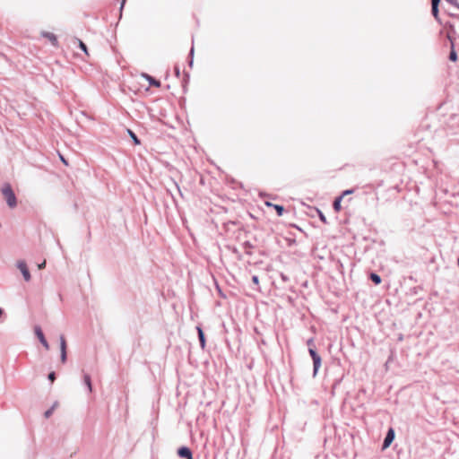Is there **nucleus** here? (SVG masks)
I'll return each instance as SVG.
<instances>
[{"instance_id":"obj_1","label":"nucleus","mask_w":459,"mask_h":459,"mask_svg":"<svg viewBox=\"0 0 459 459\" xmlns=\"http://www.w3.org/2000/svg\"><path fill=\"white\" fill-rule=\"evenodd\" d=\"M2 194L10 208L17 205V199L10 184L6 183L3 186Z\"/></svg>"},{"instance_id":"obj_2","label":"nucleus","mask_w":459,"mask_h":459,"mask_svg":"<svg viewBox=\"0 0 459 459\" xmlns=\"http://www.w3.org/2000/svg\"><path fill=\"white\" fill-rule=\"evenodd\" d=\"M308 352L313 360V377H316L321 367L322 359L321 356L316 351V349L313 347L308 348Z\"/></svg>"},{"instance_id":"obj_3","label":"nucleus","mask_w":459,"mask_h":459,"mask_svg":"<svg viewBox=\"0 0 459 459\" xmlns=\"http://www.w3.org/2000/svg\"><path fill=\"white\" fill-rule=\"evenodd\" d=\"M308 352L313 360V377H316L321 367L322 359L321 356L316 351V349L313 347L308 348Z\"/></svg>"},{"instance_id":"obj_4","label":"nucleus","mask_w":459,"mask_h":459,"mask_svg":"<svg viewBox=\"0 0 459 459\" xmlns=\"http://www.w3.org/2000/svg\"><path fill=\"white\" fill-rule=\"evenodd\" d=\"M394 437H395L394 430L393 428H390L387 430L386 435L384 438L383 445H382L383 449H385L390 446V445L393 443V441L394 439Z\"/></svg>"},{"instance_id":"obj_5","label":"nucleus","mask_w":459,"mask_h":459,"mask_svg":"<svg viewBox=\"0 0 459 459\" xmlns=\"http://www.w3.org/2000/svg\"><path fill=\"white\" fill-rule=\"evenodd\" d=\"M17 267L21 271L24 280L26 281H29L30 280L31 276H30V273L28 269L26 263L24 261H18Z\"/></svg>"},{"instance_id":"obj_6","label":"nucleus","mask_w":459,"mask_h":459,"mask_svg":"<svg viewBox=\"0 0 459 459\" xmlns=\"http://www.w3.org/2000/svg\"><path fill=\"white\" fill-rule=\"evenodd\" d=\"M60 359L62 363L67 360L66 341L64 335L60 336Z\"/></svg>"},{"instance_id":"obj_7","label":"nucleus","mask_w":459,"mask_h":459,"mask_svg":"<svg viewBox=\"0 0 459 459\" xmlns=\"http://www.w3.org/2000/svg\"><path fill=\"white\" fill-rule=\"evenodd\" d=\"M34 331H35V334L38 337V339L40 342V343L45 347L46 350H48L49 349V344H48L47 339L45 338V335H44L40 326L36 325L35 328H34Z\"/></svg>"},{"instance_id":"obj_8","label":"nucleus","mask_w":459,"mask_h":459,"mask_svg":"<svg viewBox=\"0 0 459 459\" xmlns=\"http://www.w3.org/2000/svg\"><path fill=\"white\" fill-rule=\"evenodd\" d=\"M178 455L181 458H189L191 456H193V453L191 451V449L187 446H180L178 449Z\"/></svg>"},{"instance_id":"obj_9","label":"nucleus","mask_w":459,"mask_h":459,"mask_svg":"<svg viewBox=\"0 0 459 459\" xmlns=\"http://www.w3.org/2000/svg\"><path fill=\"white\" fill-rule=\"evenodd\" d=\"M196 330H197V334H198V340H199V342H200V346L204 350L205 348V345H206V340H205L204 333L202 327L199 326V325L196 326Z\"/></svg>"},{"instance_id":"obj_10","label":"nucleus","mask_w":459,"mask_h":459,"mask_svg":"<svg viewBox=\"0 0 459 459\" xmlns=\"http://www.w3.org/2000/svg\"><path fill=\"white\" fill-rule=\"evenodd\" d=\"M143 77L148 81L149 84L151 86H154V87H160V82L157 79H155L154 77H152V75L148 74H143Z\"/></svg>"},{"instance_id":"obj_11","label":"nucleus","mask_w":459,"mask_h":459,"mask_svg":"<svg viewBox=\"0 0 459 459\" xmlns=\"http://www.w3.org/2000/svg\"><path fill=\"white\" fill-rule=\"evenodd\" d=\"M42 36L48 39L53 46L57 45V38L55 34H53L51 32H43Z\"/></svg>"},{"instance_id":"obj_12","label":"nucleus","mask_w":459,"mask_h":459,"mask_svg":"<svg viewBox=\"0 0 459 459\" xmlns=\"http://www.w3.org/2000/svg\"><path fill=\"white\" fill-rule=\"evenodd\" d=\"M83 384L86 385L89 393L92 392V384H91V378L89 374L83 375Z\"/></svg>"},{"instance_id":"obj_13","label":"nucleus","mask_w":459,"mask_h":459,"mask_svg":"<svg viewBox=\"0 0 459 459\" xmlns=\"http://www.w3.org/2000/svg\"><path fill=\"white\" fill-rule=\"evenodd\" d=\"M369 279L372 281V282H374V284L376 285H378L381 283L382 281V279H381V276L379 274H377V273H369Z\"/></svg>"},{"instance_id":"obj_14","label":"nucleus","mask_w":459,"mask_h":459,"mask_svg":"<svg viewBox=\"0 0 459 459\" xmlns=\"http://www.w3.org/2000/svg\"><path fill=\"white\" fill-rule=\"evenodd\" d=\"M448 58L452 62H455L458 59V56H457V53H456V51L455 49V45H454L453 42H451V50H450Z\"/></svg>"},{"instance_id":"obj_15","label":"nucleus","mask_w":459,"mask_h":459,"mask_svg":"<svg viewBox=\"0 0 459 459\" xmlns=\"http://www.w3.org/2000/svg\"><path fill=\"white\" fill-rule=\"evenodd\" d=\"M342 200V195H340L334 199V201L333 203V208L335 212H339L342 209V205H341Z\"/></svg>"},{"instance_id":"obj_16","label":"nucleus","mask_w":459,"mask_h":459,"mask_svg":"<svg viewBox=\"0 0 459 459\" xmlns=\"http://www.w3.org/2000/svg\"><path fill=\"white\" fill-rule=\"evenodd\" d=\"M127 133L135 145H139L141 143L140 139L131 129H127Z\"/></svg>"},{"instance_id":"obj_17","label":"nucleus","mask_w":459,"mask_h":459,"mask_svg":"<svg viewBox=\"0 0 459 459\" xmlns=\"http://www.w3.org/2000/svg\"><path fill=\"white\" fill-rule=\"evenodd\" d=\"M273 208L275 209L276 211V213L278 216H282L284 212H285V209L282 205H280V204H273Z\"/></svg>"},{"instance_id":"obj_18","label":"nucleus","mask_w":459,"mask_h":459,"mask_svg":"<svg viewBox=\"0 0 459 459\" xmlns=\"http://www.w3.org/2000/svg\"><path fill=\"white\" fill-rule=\"evenodd\" d=\"M431 13L434 16V18L439 22V10L437 6H431Z\"/></svg>"},{"instance_id":"obj_19","label":"nucleus","mask_w":459,"mask_h":459,"mask_svg":"<svg viewBox=\"0 0 459 459\" xmlns=\"http://www.w3.org/2000/svg\"><path fill=\"white\" fill-rule=\"evenodd\" d=\"M78 41V45H79V48L86 54V55H89L88 54V48H87V46L84 42H82L81 39H76Z\"/></svg>"},{"instance_id":"obj_20","label":"nucleus","mask_w":459,"mask_h":459,"mask_svg":"<svg viewBox=\"0 0 459 459\" xmlns=\"http://www.w3.org/2000/svg\"><path fill=\"white\" fill-rule=\"evenodd\" d=\"M243 247H244V248L246 249V253H247V255H251V252H249V251H248V249L253 248V247H254V246H253L249 241H245V242L243 243Z\"/></svg>"},{"instance_id":"obj_21","label":"nucleus","mask_w":459,"mask_h":459,"mask_svg":"<svg viewBox=\"0 0 459 459\" xmlns=\"http://www.w3.org/2000/svg\"><path fill=\"white\" fill-rule=\"evenodd\" d=\"M189 57H190V59L188 61V65L190 67H192L193 66V63H194V58H193L194 57V47H192L191 49H190Z\"/></svg>"},{"instance_id":"obj_22","label":"nucleus","mask_w":459,"mask_h":459,"mask_svg":"<svg viewBox=\"0 0 459 459\" xmlns=\"http://www.w3.org/2000/svg\"><path fill=\"white\" fill-rule=\"evenodd\" d=\"M317 213H318L320 221L322 222H324L325 224H326L327 223V220H326V217L325 216V214L320 210H317Z\"/></svg>"},{"instance_id":"obj_23","label":"nucleus","mask_w":459,"mask_h":459,"mask_svg":"<svg viewBox=\"0 0 459 459\" xmlns=\"http://www.w3.org/2000/svg\"><path fill=\"white\" fill-rule=\"evenodd\" d=\"M48 378L51 383H53L56 378V373L54 371L50 372L48 376Z\"/></svg>"},{"instance_id":"obj_24","label":"nucleus","mask_w":459,"mask_h":459,"mask_svg":"<svg viewBox=\"0 0 459 459\" xmlns=\"http://www.w3.org/2000/svg\"><path fill=\"white\" fill-rule=\"evenodd\" d=\"M53 411H54V406H53V407H51L50 409L47 410V411H45V413H44V416H45L46 418H49V417L52 415Z\"/></svg>"},{"instance_id":"obj_25","label":"nucleus","mask_w":459,"mask_h":459,"mask_svg":"<svg viewBox=\"0 0 459 459\" xmlns=\"http://www.w3.org/2000/svg\"><path fill=\"white\" fill-rule=\"evenodd\" d=\"M252 282L255 285V286H259V277L257 275H253L252 276Z\"/></svg>"},{"instance_id":"obj_26","label":"nucleus","mask_w":459,"mask_h":459,"mask_svg":"<svg viewBox=\"0 0 459 459\" xmlns=\"http://www.w3.org/2000/svg\"><path fill=\"white\" fill-rule=\"evenodd\" d=\"M307 345L308 346V348H310V347L315 348V342H314V339H313V338H309V339L307 341Z\"/></svg>"},{"instance_id":"obj_27","label":"nucleus","mask_w":459,"mask_h":459,"mask_svg":"<svg viewBox=\"0 0 459 459\" xmlns=\"http://www.w3.org/2000/svg\"><path fill=\"white\" fill-rule=\"evenodd\" d=\"M174 73H175V75H176L177 77H179V75H180V68H179V66H178V65H175V67H174Z\"/></svg>"},{"instance_id":"obj_28","label":"nucleus","mask_w":459,"mask_h":459,"mask_svg":"<svg viewBox=\"0 0 459 459\" xmlns=\"http://www.w3.org/2000/svg\"><path fill=\"white\" fill-rule=\"evenodd\" d=\"M446 1L450 3L453 5L456 6L459 9V3L457 0H446Z\"/></svg>"},{"instance_id":"obj_29","label":"nucleus","mask_w":459,"mask_h":459,"mask_svg":"<svg viewBox=\"0 0 459 459\" xmlns=\"http://www.w3.org/2000/svg\"><path fill=\"white\" fill-rule=\"evenodd\" d=\"M189 81V74L186 72H184V85L186 84Z\"/></svg>"},{"instance_id":"obj_30","label":"nucleus","mask_w":459,"mask_h":459,"mask_svg":"<svg viewBox=\"0 0 459 459\" xmlns=\"http://www.w3.org/2000/svg\"><path fill=\"white\" fill-rule=\"evenodd\" d=\"M353 192H354L353 189H347V190H344L341 195H342V197H343L344 195H351Z\"/></svg>"},{"instance_id":"obj_31","label":"nucleus","mask_w":459,"mask_h":459,"mask_svg":"<svg viewBox=\"0 0 459 459\" xmlns=\"http://www.w3.org/2000/svg\"><path fill=\"white\" fill-rule=\"evenodd\" d=\"M440 1L441 0H431V6L438 7Z\"/></svg>"},{"instance_id":"obj_32","label":"nucleus","mask_w":459,"mask_h":459,"mask_svg":"<svg viewBox=\"0 0 459 459\" xmlns=\"http://www.w3.org/2000/svg\"><path fill=\"white\" fill-rule=\"evenodd\" d=\"M46 267V261H43L42 263L38 264V268L39 270L44 269Z\"/></svg>"},{"instance_id":"obj_33","label":"nucleus","mask_w":459,"mask_h":459,"mask_svg":"<svg viewBox=\"0 0 459 459\" xmlns=\"http://www.w3.org/2000/svg\"><path fill=\"white\" fill-rule=\"evenodd\" d=\"M59 156H60V160H61V161H62L65 165H66V166H67V165H68L67 160H65L62 155H59Z\"/></svg>"},{"instance_id":"obj_34","label":"nucleus","mask_w":459,"mask_h":459,"mask_svg":"<svg viewBox=\"0 0 459 459\" xmlns=\"http://www.w3.org/2000/svg\"><path fill=\"white\" fill-rule=\"evenodd\" d=\"M281 277L283 281H289V278L286 275H284L283 273L281 274Z\"/></svg>"},{"instance_id":"obj_35","label":"nucleus","mask_w":459,"mask_h":459,"mask_svg":"<svg viewBox=\"0 0 459 459\" xmlns=\"http://www.w3.org/2000/svg\"><path fill=\"white\" fill-rule=\"evenodd\" d=\"M126 1V0H122V2H121V5H120V12H122V10H123V8H124V6H125Z\"/></svg>"},{"instance_id":"obj_36","label":"nucleus","mask_w":459,"mask_h":459,"mask_svg":"<svg viewBox=\"0 0 459 459\" xmlns=\"http://www.w3.org/2000/svg\"><path fill=\"white\" fill-rule=\"evenodd\" d=\"M340 380L336 381L333 385V389H334L336 387V385L339 384Z\"/></svg>"},{"instance_id":"obj_37","label":"nucleus","mask_w":459,"mask_h":459,"mask_svg":"<svg viewBox=\"0 0 459 459\" xmlns=\"http://www.w3.org/2000/svg\"><path fill=\"white\" fill-rule=\"evenodd\" d=\"M265 204H266L267 206H273V204L272 203H270V202H265Z\"/></svg>"},{"instance_id":"obj_38","label":"nucleus","mask_w":459,"mask_h":459,"mask_svg":"<svg viewBox=\"0 0 459 459\" xmlns=\"http://www.w3.org/2000/svg\"><path fill=\"white\" fill-rule=\"evenodd\" d=\"M217 289H218V290H219V294H221L222 297H224V295L221 293V289L219 288V286H218V285H217Z\"/></svg>"},{"instance_id":"obj_39","label":"nucleus","mask_w":459,"mask_h":459,"mask_svg":"<svg viewBox=\"0 0 459 459\" xmlns=\"http://www.w3.org/2000/svg\"><path fill=\"white\" fill-rule=\"evenodd\" d=\"M187 459H193V456H191V457H189V458H187Z\"/></svg>"}]
</instances>
